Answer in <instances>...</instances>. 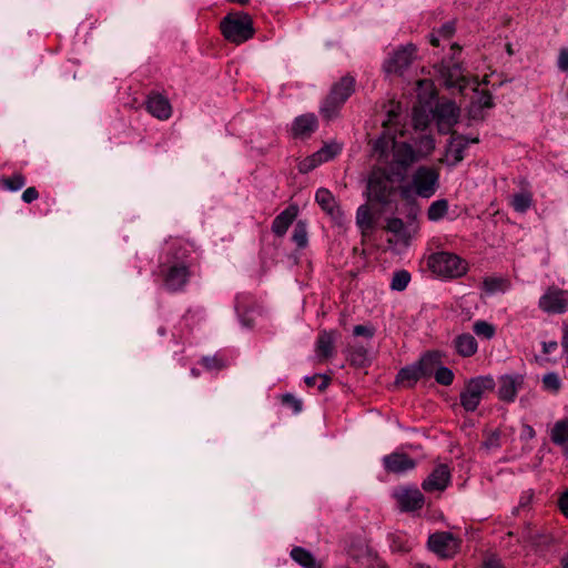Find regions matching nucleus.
<instances>
[{
    "label": "nucleus",
    "mask_w": 568,
    "mask_h": 568,
    "mask_svg": "<svg viewBox=\"0 0 568 568\" xmlns=\"http://www.w3.org/2000/svg\"><path fill=\"white\" fill-rule=\"evenodd\" d=\"M146 110L159 120H168L172 115V106L168 98L162 94H150L146 100Z\"/></svg>",
    "instance_id": "obj_20"
},
{
    "label": "nucleus",
    "mask_w": 568,
    "mask_h": 568,
    "mask_svg": "<svg viewBox=\"0 0 568 568\" xmlns=\"http://www.w3.org/2000/svg\"><path fill=\"white\" fill-rule=\"evenodd\" d=\"M317 379H318V374L313 375V376H306L304 378V382L307 386H314Z\"/></svg>",
    "instance_id": "obj_61"
},
{
    "label": "nucleus",
    "mask_w": 568,
    "mask_h": 568,
    "mask_svg": "<svg viewBox=\"0 0 568 568\" xmlns=\"http://www.w3.org/2000/svg\"><path fill=\"white\" fill-rule=\"evenodd\" d=\"M473 329L476 335L483 336L487 339H490L495 335V332H496L494 325L489 324L486 321L475 322Z\"/></svg>",
    "instance_id": "obj_42"
},
{
    "label": "nucleus",
    "mask_w": 568,
    "mask_h": 568,
    "mask_svg": "<svg viewBox=\"0 0 568 568\" xmlns=\"http://www.w3.org/2000/svg\"><path fill=\"white\" fill-rule=\"evenodd\" d=\"M351 362L357 366H364L366 362V349L362 346L352 347L348 349Z\"/></svg>",
    "instance_id": "obj_43"
},
{
    "label": "nucleus",
    "mask_w": 568,
    "mask_h": 568,
    "mask_svg": "<svg viewBox=\"0 0 568 568\" xmlns=\"http://www.w3.org/2000/svg\"><path fill=\"white\" fill-rule=\"evenodd\" d=\"M334 352V335L332 332L323 331L318 334L315 344L316 357L323 362L331 357Z\"/></svg>",
    "instance_id": "obj_23"
},
{
    "label": "nucleus",
    "mask_w": 568,
    "mask_h": 568,
    "mask_svg": "<svg viewBox=\"0 0 568 568\" xmlns=\"http://www.w3.org/2000/svg\"><path fill=\"white\" fill-rule=\"evenodd\" d=\"M424 374L422 365L408 366L399 371L396 382L405 387H412Z\"/></svg>",
    "instance_id": "obj_25"
},
{
    "label": "nucleus",
    "mask_w": 568,
    "mask_h": 568,
    "mask_svg": "<svg viewBox=\"0 0 568 568\" xmlns=\"http://www.w3.org/2000/svg\"><path fill=\"white\" fill-rule=\"evenodd\" d=\"M394 497L403 511H415L423 508L425 498L416 487H403L395 491Z\"/></svg>",
    "instance_id": "obj_15"
},
{
    "label": "nucleus",
    "mask_w": 568,
    "mask_h": 568,
    "mask_svg": "<svg viewBox=\"0 0 568 568\" xmlns=\"http://www.w3.org/2000/svg\"><path fill=\"white\" fill-rule=\"evenodd\" d=\"M223 37L231 43L242 44L253 38L252 18L245 12H230L220 23Z\"/></svg>",
    "instance_id": "obj_3"
},
{
    "label": "nucleus",
    "mask_w": 568,
    "mask_h": 568,
    "mask_svg": "<svg viewBox=\"0 0 568 568\" xmlns=\"http://www.w3.org/2000/svg\"><path fill=\"white\" fill-rule=\"evenodd\" d=\"M551 443L568 458V417L557 419L549 428Z\"/></svg>",
    "instance_id": "obj_19"
},
{
    "label": "nucleus",
    "mask_w": 568,
    "mask_h": 568,
    "mask_svg": "<svg viewBox=\"0 0 568 568\" xmlns=\"http://www.w3.org/2000/svg\"><path fill=\"white\" fill-rule=\"evenodd\" d=\"M428 265L434 273L447 278L460 277L467 272L466 261L449 252H438L430 255Z\"/></svg>",
    "instance_id": "obj_6"
},
{
    "label": "nucleus",
    "mask_w": 568,
    "mask_h": 568,
    "mask_svg": "<svg viewBox=\"0 0 568 568\" xmlns=\"http://www.w3.org/2000/svg\"><path fill=\"white\" fill-rule=\"evenodd\" d=\"M491 376H478L466 382L460 393V405L466 412H475L481 399L495 388Z\"/></svg>",
    "instance_id": "obj_5"
},
{
    "label": "nucleus",
    "mask_w": 568,
    "mask_h": 568,
    "mask_svg": "<svg viewBox=\"0 0 568 568\" xmlns=\"http://www.w3.org/2000/svg\"><path fill=\"white\" fill-rule=\"evenodd\" d=\"M483 286L487 293L494 294L496 292L506 291L509 286V283L507 280L501 277H487L484 280Z\"/></svg>",
    "instance_id": "obj_34"
},
{
    "label": "nucleus",
    "mask_w": 568,
    "mask_h": 568,
    "mask_svg": "<svg viewBox=\"0 0 568 568\" xmlns=\"http://www.w3.org/2000/svg\"><path fill=\"white\" fill-rule=\"evenodd\" d=\"M297 215V207L294 205L288 206L282 213H280L273 221L272 231L277 236H283L288 230Z\"/></svg>",
    "instance_id": "obj_22"
},
{
    "label": "nucleus",
    "mask_w": 568,
    "mask_h": 568,
    "mask_svg": "<svg viewBox=\"0 0 568 568\" xmlns=\"http://www.w3.org/2000/svg\"><path fill=\"white\" fill-rule=\"evenodd\" d=\"M201 363L207 369H214L220 367V362L216 357L205 356L201 359Z\"/></svg>",
    "instance_id": "obj_53"
},
{
    "label": "nucleus",
    "mask_w": 568,
    "mask_h": 568,
    "mask_svg": "<svg viewBox=\"0 0 568 568\" xmlns=\"http://www.w3.org/2000/svg\"><path fill=\"white\" fill-rule=\"evenodd\" d=\"M448 211V202L446 200H437L433 202L427 210V217L429 221H439Z\"/></svg>",
    "instance_id": "obj_33"
},
{
    "label": "nucleus",
    "mask_w": 568,
    "mask_h": 568,
    "mask_svg": "<svg viewBox=\"0 0 568 568\" xmlns=\"http://www.w3.org/2000/svg\"><path fill=\"white\" fill-rule=\"evenodd\" d=\"M475 92L476 97L471 101L468 112L471 119L477 120L483 119L484 109H490L493 106V98L486 91L479 92L477 89H475Z\"/></svg>",
    "instance_id": "obj_24"
},
{
    "label": "nucleus",
    "mask_w": 568,
    "mask_h": 568,
    "mask_svg": "<svg viewBox=\"0 0 568 568\" xmlns=\"http://www.w3.org/2000/svg\"><path fill=\"white\" fill-rule=\"evenodd\" d=\"M383 466L387 473L404 474L416 467V462L404 453L394 452L385 455L382 459Z\"/></svg>",
    "instance_id": "obj_17"
},
{
    "label": "nucleus",
    "mask_w": 568,
    "mask_h": 568,
    "mask_svg": "<svg viewBox=\"0 0 568 568\" xmlns=\"http://www.w3.org/2000/svg\"><path fill=\"white\" fill-rule=\"evenodd\" d=\"M317 129V119L313 113L297 116L292 124V134L295 138H307Z\"/></svg>",
    "instance_id": "obj_21"
},
{
    "label": "nucleus",
    "mask_w": 568,
    "mask_h": 568,
    "mask_svg": "<svg viewBox=\"0 0 568 568\" xmlns=\"http://www.w3.org/2000/svg\"><path fill=\"white\" fill-rule=\"evenodd\" d=\"M322 164L321 158L317 152L302 160L297 168L301 173H308Z\"/></svg>",
    "instance_id": "obj_41"
},
{
    "label": "nucleus",
    "mask_w": 568,
    "mask_h": 568,
    "mask_svg": "<svg viewBox=\"0 0 568 568\" xmlns=\"http://www.w3.org/2000/svg\"><path fill=\"white\" fill-rule=\"evenodd\" d=\"M484 447L487 450L497 449L500 447V434L499 432L495 430L488 434L486 437V440L484 442Z\"/></svg>",
    "instance_id": "obj_47"
},
{
    "label": "nucleus",
    "mask_w": 568,
    "mask_h": 568,
    "mask_svg": "<svg viewBox=\"0 0 568 568\" xmlns=\"http://www.w3.org/2000/svg\"><path fill=\"white\" fill-rule=\"evenodd\" d=\"M315 200L337 225L343 226L346 223V216L331 191L327 189H318L315 194Z\"/></svg>",
    "instance_id": "obj_14"
},
{
    "label": "nucleus",
    "mask_w": 568,
    "mask_h": 568,
    "mask_svg": "<svg viewBox=\"0 0 568 568\" xmlns=\"http://www.w3.org/2000/svg\"><path fill=\"white\" fill-rule=\"evenodd\" d=\"M439 186V170L434 166L420 165L412 174L410 183L400 187V194L408 199L412 193L419 197H432Z\"/></svg>",
    "instance_id": "obj_2"
},
{
    "label": "nucleus",
    "mask_w": 568,
    "mask_h": 568,
    "mask_svg": "<svg viewBox=\"0 0 568 568\" xmlns=\"http://www.w3.org/2000/svg\"><path fill=\"white\" fill-rule=\"evenodd\" d=\"M291 557L304 568H321L314 556L305 548L294 547L291 551Z\"/></svg>",
    "instance_id": "obj_29"
},
{
    "label": "nucleus",
    "mask_w": 568,
    "mask_h": 568,
    "mask_svg": "<svg viewBox=\"0 0 568 568\" xmlns=\"http://www.w3.org/2000/svg\"><path fill=\"white\" fill-rule=\"evenodd\" d=\"M455 32V24L447 22L443 24L438 30H435L429 36V42L434 47H438L442 40H449Z\"/></svg>",
    "instance_id": "obj_32"
},
{
    "label": "nucleus",
    "mask_w": 568,
    "mask_h": 568,
    "mask_svg": "<svg viewBox=\"0 0 568 568\" xmlns=\"http://www.w3.org/2000/svg\"><path fill=\"white\" fill-rule=\"evenodd\" d=\"M449 481L450 471L446 465L440 464L424 479L422 488L428 493L443 491L447 488Z\"/></svg>",
    "instance_id": "obj_18"
},
{
    "label": "nucleus",
    "mask_w": 568,
    "mask_h": 568,
    "mask_svg": "<svg viewBox=\"0 0 568 568\" xmlns=\"http://www.w3.org/2000/svg\"><path fill=\"white\" fill-rule=\"evenodd\" d=\"M539 308L548 314H562L568 311L566 290L549 286L538 301Z\"/></svg>",
    "instance_id": "obj_12"
},
{
    "label": "nucleus",
    "mask_w": 568,
    "mask_h": 568,
    "mask_svg": "<svg viewBox=\"0 0 568 568\" xmlns=\"http://www.w3.org/2000/svg\"><path fill=\"white\" fill-rule=\"evenodd\" d=\"M342 151L341 144L336 142H331L325 144L322 149H320L317 152L318 156L321 158L322 163L328 162L333 160L337 154H339Z\"/></svg>",
    "instance_id": "obj_37"
},
{
    "label": "nucleus",
    "mask_w": 568,
    "mask_h": 568,
    "mask_svg": "<svg viewBox=\"0 0 568 568\" xmlns=\"http://www.w3.org/2000/svg\"><path fill=\"white\" fill-rule=\"evenodd\" d=\"M387 146V142L385 140V138H381L376 141L375 143V150L376 151H381V152H384V149Z\"/></svg>",
    "instance_id": "obj_60"
},
{
    "label": "nucleus",
    "mask_w": 568,
    "mask_h": 568,
    "mask_svg": "<svg viewBox=\"0 0 568 568\" xmlns=\"http://www.w3.org/2000/svg\"><path fill=\"white\" fill-rule=\"evenodd\" d=\"M413 122L416 129L423 130L428 125L429 116L423 112L419 108H414Z\"/></svg>",
    "instance_id": "obj_46"
},
{
    "label": "nucleus",
    "mask_w": 568,
    "mask_h": 568,
    "mask_svg": "<svg viewBox=\"0 0 568 568\" xmlns=\"http://www.w3.org/2000/svg\"><path fill=\"white\" fill-rule=\"evenodd\" d=\"M542 387L547 392L557 394L561 388V381L558 374L554 372L545 374L542 377Z\"/></svg>",
    "instance_id": "obj_39"
},
{
    "label": "nucleus",
    "mask_w": 568,
    "mask_h": 568,
    "mask_svg": "<svg viewBox=\"0 0 568 568\" xmlns=\"http://www.w3.org/2000/svg\"><path fill=\"white\" fill-rule=\"evenodd\" d=\"M435 379L438 384L448 386L454 381V373L448 367H439L435 373Z\"/></svg>",
    "instance_id": "obj_44"
},
{
    "label": "nucleus",
    "mask_w": 568,
    "mask_h": 568,
    "mask_svg": "<svg viewBox=\"0 0 568 568\" xmlns=\"http://www.w3.org/2000/svg\"><path fill=\"white\" fill-rule=\"evenodd\" d=\"M429 549L442 558L455 556L459 549V541L452 532H435L428 538Z\"/></svg>",
    "instance_id": "obj_13"
},
{
    "label": "nucleus",
    "mask_w": 568,
    "mask_h": 568,
    "mask_svg": "<svg viewBox=\"0 0 568 568\" xmlns=\"http://www.w3.org/2000/svg\"><path fill=\"white\" fill-rule=\"evenodd\" d=\"M536 436L535 429L528 425L524 424L520 432V438L523 440H530Z\"/></svg>",
    "instance_id": "obj_52"
},
{
    "label": "nucleus",
    "mask_w": 568,
    "mask_h": 568,
    "mask_svg": "<svg viewBox=\"0 0 568 568\" xmlns=\"http://www.w3.org/2000/svg\"><path fill=\"white\" fill-rule=\"evenodd\" d=\"M452 50L454 53L450 61L443 62L439 72L447 88H457L460 92H463L468 85V79L464 74L462 65L457 62H453L455 59V53L459 52L460 48L457 44H453Z\"/></svg>",
    "instance_id": "obj_10"
},
{
    "label": "nucleus",
    "mask_w": 568,
    "mask_h": 568,
    "mask_svg": "<svg viewBox=\"0 0 568 568\" xmlns=\"http://www.w3.org/2000/svg\"><path fill=\"white\" fill-rule=\"evenodd\" d=\"M410 282V274L405 271L400 270L394 273L392 282H390V288L393 291H404L408 283Z\"/></svg>",
    "instance_id": "obj_38"
},
{
    "label": "nucleus",
    "mask_w": 568,
    "mask_h": 568,
    "mask_svg": "<svg viewBox=\"0 0 568 568\" xmlns=\"http://www.w3.org/2000/svg\"><path fill=\"white\" fill-rule=\"evenodd\" d=\"M191 253V245L183 240L173 239L166 243L165 260L159 266L160 277L166 291L180 292L186 286L192 274Z\"/></svg>",
    "instance_id": "obj_1"
},
{
    "label": "nucleus",
    "mask_w": 568,
    "mask_h": 568,
    "mask_svg": "<svg viewBox=\"0 0 568 568\" xmlns=\"http://www.w3.org/2000/svg\"><path fill=\"white\" fill-rule=\"evenodd\" d=\"M355 336H365L372 338L374 336V328L368 325H356L353 329Z\"/></svg>",
    "instance_id": "obj_50"
},
{
    "label": "nucleus",
    "mask_w": 568,
    "mask_h": 568,
    "mask_svg": "<svg viewBox=\"0 0 568 568\" xmlns=\"http://www.w3.org/2000/svg\"><path fill=\"white\" fill-rule=\"evenodd\" d=\"M532 203L531 194L528 192H520L513 196L511 205L516 212H526Z\"/></svg>",
    "instance_id": "obj_35"
},
{
    "label": "nucleus",
    "mask_w": 568,
    "mask_h": 568,
    "mask_svg": "<svg viewBox=\"0 0 568 568\" xmlns=\"http://www.w3.org/2000/svg\"><path fill=\"white\" fill-rule=\"evenodd\" d=\"M356 224L363 234H366L373 229V215L367 205H361L356 212Z\"/></svg>",
    "instance_id": "obj_30"
},
{
    "label": "nucleus",
    "mask_w": 568,
    "mask_h": 568,
    "mask_svg": "<svg viewBox=\"0 0 568 568\" xmlns=\"http://www.w3.org/2000/svg\"><path fill=\"white\" fill-rule=\"evenodd\" d=\"M388 169H374L369 175L367 183V193L371 200L386 204L389 202L390 196L396 191V183H398Z\"/></svg>",
    "instance_id": "obj_4"
},
{
    "label": "nucleus",
    "mask_w": 568,
    "mask_h": 568,
    "mask_svg": "<svg viewBox=\"0 0 568 568\" xmlns=\"http://www.w3.org/2000/svg\"><path fill=\"white\" fill-rule=\"evenodd\" d=\"M524 376L520 374L504 375L498 382V397L503 402L511 403L524 386Z\"/></svg>",
    "instance_id": "obj_16"
},
{
    "label": "nucleus",
    "mask_w": 568,
    "mask_h": 568,
    "mask_svg": "<svg viewBox=\"0 0 568 568\" xmlns=\"http://www.w3.org/2000/svg\"><path fill=\"white\" fill-rule=\"evenodd\" d=\"M435 150V141L430 135H424L418 140L417 149L418 159L427 158Z\"/></svg>",
    "instance_id": "obj_36"
},
{
    "label": "nucleus",
    "mask_w": 568,
    "mask_h": 568,
    "mask_svg": "<svg viewBox=\"0 0 568 568\" xmlns=\"http://www.w3.org/2000/svg\"><path fill=\"white\" fill-rule=\"evenodd\" d=\"M557 67L564 72H568V48H561L559 50Z\"/></svg>",
    "instance_id": "obj_49"
},
{
    "label": "nucleus",
    "mask_w": 568,
    "mask_h": 568,
    "mask_svg": "<svg viewBox=\"0 0 568 568\" xmlns=\"http://www.w3.org/2000/svg\"><path fill=\"white\" fill-rule=\"evenodd\" d=\"M26 184V179L22 174H13L10 178L2 179L0 181V186L9 191H18L22 189Z\"/></svg>",
    "instance_id": "obj_40"
},
{
    "label": "nucleus",
    "mask_w": 568,
    "mask_h": 568,
    "mask_svg": "<svg viewBox=\"0 0 568 568\" xmlns=\"http://www.w3.org/2000/svg\"><path fill=\"white\" fill-rule=\"evenodd\" d=\"M561 346L565 353H568V325L562 326Z\"/></svg>",
    "instance_id": "obj_57"
},
{
    "label": "nucleus",
    "mask_w": 568,
    "mask_h": 568,
    "mask_svg": "<svg viewBox=\"0 0 568 568\" xmlns=\"http://www.w3.org/2000/svg\"><path fill=\"white\" fill-rule=\"evenodd\" d=\"M389 140L392 142V161L388 168L392 170L393 176L397 181H404L407 169L419 161L418 154L409 143L397 142L394 138Z\"/></svg>",
    "instance_id": "obj_7"
},
{
    "label": "nucleus",
    "mask_w": 568,
    "mask_h": 568,
    "mask_svg": "<svg viewBox=\"0 0 568 568\" xmlns=\"http://www.w3.org/2000/svg\"><path fill=\"white\" fill-rule=\"evenodd\" d=\"M318 378L321 379V383L318 385L320 390H324L327 388V386L331 383V378L325 374H318Z\"/></svg>",
    "instance_id": "obj_58"
},
{
    "label": "nucleus",
    "mask_w": 568,
    "mask_h": 568,
    "mask_svg": "<svg viewBox=\"0 0 568 568\" xmlns=\"http://www.w3.org/2000/svg\"><path fill=\"white\" fill-rule=\"evenodd\" d=\"M292 239L300 247H304L307 244V233L303 223L300 222L294 227Z\"/></svg>",
    "instance_id": "obj_45"
},
{
    "label": "nucleus",
    "mask_w": 568,
    "mask_h": 568,
    "mask_svg": "<svg viewBox=\"0 0 568 568\" xmlns=\"http://www.w3.org/2000/svg\"><path fill=\"white\" fill-rule=\"evenodd\" d=\"M386 230L390 232L395 240V244L407 246L419 232V223L415 216L409 217L406 222L398 217L387 220Z\"/></svg>",
    "instance_id": "obj_9"
},
{
    "label": "nucleus",
    "mask_w": 568,
    "mask_h": 568,
    "mask_svg": "<svg viewBox=\"0 0 568 568\" xmlns=\"http://www.w3.org/2000/svg\"><path fill=\"white\" fill-rule=\"evenodd\" d=\"M478 139H468L460 134H453L449 142V151L454 153L455 160L457 162L462 161L464 155V150L468 146L469 143H477Z\"/></svg>",
    "instance_id": "obj_28"
},
{
    "label": "nucleus",
    "mask_w": 568,
    "mask_h": 568,
    "mask_svg": "<svg viewBox=\"0 0 568 568\" xmlns=\"http://www.w3.org/2000/svg\"><path fill=\"white\" fill-rule=\"evenodd\" d=\"M38 197H39V193L36 190V187H33V186L26 189L24 192L22 193V200L26 203H31V202L36 201Z\"/></svg>",
    "instance_id": "obj_51"
},
{
    "label": "nucleus",
    "mask_w": 568,
    "mask_h": 568,
    "mask_svg": "<svg viewBox=\"0 0 568 568\" xmlns=\"http://www.w3.org/2000/svg\"><path fill=\"white\" fill-rule=\"evenodd\" d=\"M393 547H394L395 549H397V550H400V551H406V550H408V549H409V546H408V545H403V544H400V545H398V546L393 545Z\"/></svg>",
    "instance_id": "obj_63"
},
{
    "label": "nucleus",
    "mask_w": 568,
    "mask_h": 568,
    "mask_svg": "<svg viewBox=\"0 0 568 568\" xmlns=\"http://www.w3.org/2000/svg\"><path fill=\"white\" fill-rule=\"evenodd\" d=\"M562 568H568V554L562 558Z\"/></svg>",
    "instance_id": "obj_64"
},
{
    "label": "nucleus",
    "mask_w": 568,
    "mask_h": 568,
    "mask_svg": "<svg viewBox=\"0 0 568 568\" xmlns=\"http://www.w3.org/2000/svg\"><path fill=\"white\" fill-rule=\"evenodd\" d=\"M417 84L419 89H425L433 94V82L430 80H419Z\"/></svg>",
    "instance_id": "obj_59"
},
{
    "label": "nucleus",
    "mask_w": 568,
    "mask_h": 568,
    "mask_svg": "<svg viewBox=\"0 0 568 568\" xmlns=\"http://www.w3.org/2000/svg\"><path fill=\"white\" fill-rule=\"evenodd\" d=\"M344 103L338 102V98L335 97L332 91L326 97L321 106V114L326 119H333L337 115L341 106Z\"/></svg>",
    "instance_id": "obj_31"
},
{
    "label": "nucleus",
    "mask_w": 568,
    "mask_h": 568,
    "mask_svg": "<svg viewBox=\"0 0 568 568\" xmlns=\"http://www.w3.org/2000/svg\"><path fill=\"white\" fill-rule=\"evenodd\" d=\"M481 568H504L501 561L496 557H488L485 559Z\"/></svg>",
    "instance_id": "obj_55"
},
{
    "label": "nucleus",
    "mask_w": 568,
    "mask_h": 568,
    "mask_svg": "<svg viewBox=\"0 0 568 568\" xmlns=\"http://www.w3.org/2000/svg\"><path fill=\"white\" fill-rule=\"evenodd\" d=\"M416 58V47L412 43L399 47L385 59L383 70L387 74L402 75Z\"/></svg>",
    "instance_id": "obj_8"
},
{
    "label": "nucleus",
    "mask_w": 568,
    "mask_h": 568,
    "mask_svg": "<svg viewBox=\"0 0 568 568\" xmlns=\"http://www.w3.org/2000/svg\"><path fill=\"white\" fill-rule=\"evenodd\" d=\"M397 118V112H395L394 109L389 110L388 111V121L387 122H393L395 119Z\"/></svg>",
    "instance_id": "obj_62"
},
{
    "label": "nucleus",
    "mask_w": 568,
    "mask_h": 568,
    "mask_svg": "<svg viewBox=\"0 0 568 568\" xmlns=\"http://www.w3.org/2000/svg\"><path fill=\"white\" fill-rule=\"evenodd\" d=\"M558 504H559V508H560L561 513L566 517H568V489L565 493H562V495L559 498Z\"/></svg>",
    "instance_id": "obj_54"
},
{
    "label": "nucleus",
    "mask_w": 568,
    "mask_h": 568,
    "mask_svg": "<svg viewBox=\"0 0 568 568\" xmlns=\"http://www.w3.org/2000/svg\"><path fill=\"white\" fill-rule=\"evenodd\" d=\"M541 346H542V353L545 355H548V354H551L554 353L555 351H557L558 348V343L556 341H550V342H542L541 343Z\"/></svg>",
    "instance_id": "obj_56"
},
{
    "label": "nucleus",
    "mask_w": 568,
    "mask_h": 568,
    "mask_svg": "<svg viewBox=\"0 0 568 568\" xmlns=\"http://www.w3.org/2000/svg\"><path fill=\"white\" fill-rule=\"evenodd\" d=\"M455 347L459 355L471 356L477 352V342L470 334H462L455 339Z\"/></svg>",
    "instance_id": "obj_26"
},
{
    "label": "nucleus",
    "mask_w": 568,
    "mask_h": 568,
    "mask_svg": "<svg viewBox=\"0 0 568 568\" xmlns=\"http://www.w3.org/2000/svg\"><path fill=\"white\" fill-rule=\"evenodd\" d=\"M282 403L291 407L294 413H300L302 410V402L292 394L283 395Z\"/></svg>",
    "instance_id": "obj_48"
},
{
    "label": "nucleus",
    "mask_w": 568,
    "mask_h": 568,
    "mask_svg": "<svg viewBox=\"0 0 568 568\" xmlns=\"http://www.w3.org/2000/svg\"><path fill=\"white\" fill-rule=\"evenodd\" d=\"M432 112L438 131L445 134L452 131L459 119V108L449 100L438 102Z\"/></svg>",
    "instance_id": "obj_11"
},
{
    "label": "nucleus",
    "mask_w": 568,
    "mask_h": 568,
    "mask_svg": "<svg viewBox=\"0 0 568 568\" xmlns=\"http://www.w3.org/2000/svg\"><path fill=\"white\" fill-rule=\"evenodd\" d=\"M354 79L352 77H344L332 88V93L338 98V102L345 103L354 91Z\"/></svg>",
    "instance_id": "obj_27"
}]
</instances>
